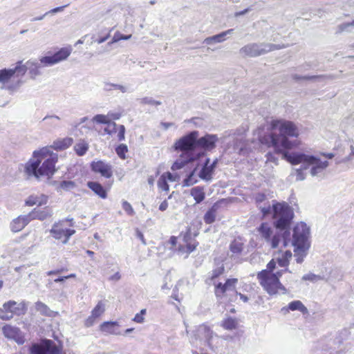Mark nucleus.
Segmentation results:
<instances>
[{
  "mask_svg": "<svg viewBox=\"0 0 354 354\" xmlns=\"http://www.w3.org/2000/svg\"><path fill=\"white\" fill-rule=\"evenodd\" d=\"M271 129H278L279 133L274 132L266 134L260 138V142L268 147H273L278 153H283L284 156L286 151L293 148L296 143L289 140V137L297 138L299 132L296 124L289 120H273L271 122Z\"/></svg>",
  "mask_w": 354,
  "mask_h": 354,
  "instance_id": "nucleus-1",
  "label": "nucleus"
},
{
  "mask_svg": "<svg viewBox=\"0 0 354 354\" xmlns=\"http://www.w3.org/2000/svg\"><path fill=\"white\" fill-rule=\"evenodd\" d=\"M198 131L187 133L175 142V149L185 153H191V160H198L204 156L207 151L216 147L218 140L216 135L205 134L201 138Z\"/></svg>",
  "mask_w": 354,
  "mask_h": 354,
  "instance_id": "nucleus-2",
  "label": "nucleus"
},
{
  "mask_svg": "<svg viewBox=\"0 0 354 354\" xmlns=\"http://www.w3.org/2000/svg\"><path fill=\"white\" fill-rule=\"evenodd\" d=\"M48 152L46 148L33 152L32 157L24 165V172L28 179L34 177L40 180L41 176L50 178L53 176L58 156L56 153L48 155Z\"/></svg>",
  "mask_w": 354,
  "mask_h": 354,
  "instance_id": "nucleus-3",
  "label": "nucleus"
},
{
  "mask_svg": "<svg viewBox=\"0 0 354 354\" xmlns=\"http://www.w3.org/2000/svg\"><path fill=\"white\" fill-rule=\"evenodd\" d=\"M293 209L286 202L272 201V219L274 226L281 231L283 245L290 242V225L294 218Z\"/></svg>",
  "mask_w": 354,
  "mask_h": 354,
  "instance_id": "nucleus-4",
  "label": "nucleus"
},
{
  "mask_svg": "<svg viewBox=\"0 0 354 354\" xmlns=\"http://www.w3.org/2000/svg\"><path fill=\"white\" fill-rule=\"evenodd\" d=\"M284 158L292 165L303 164L304 169L311 167L310 173L313 176H318L329 165L327 160L322 161L317 156L304 153H285Z\"/></svg>",
  "mask_w": 354,
  "mask_h": 354,
  "instance_id": "nucleus-5",
  "label": "nucleus"
},
{
  "mask_svg": "<svg viewBox=\"0 0 354 354\" xmlns=\"http://www.w3.org/2000/svg\"><path fill=\"white\" fill-rule=\"evenodd\" d=\"M276 262L272 259L267 264V269L263 270L257 274V279L260 285L270 295L286 294V288L281 284L278 276L271 273L275 268Z\"/></svg>",
  "mask_w": 354,
  "mask_h": 354,
  "instance_id": "nucleus-6",
  "label": "nucleus"
},
{
  "mask_svg": "<svg viewBox=\"0 0 354 354\" xmlns=\"http://www.w3.org/2000/svg\"><path fill=\"white\" fill-rule=\"evenodd\" d=\"M285 48L283 45L272 44L268 43H251L239 50V53L245 56L254 57L264 55L270 51Z\"/></svg>",
  "mask_w": 354,
  "mask_h": 354,
  "instance_id": "nucleus-7",
  "label": "nucleus"
},
{
  "mask_svg": "<svg viewBox=\"0 0 354 354\" xmlns=\"http://www.w3.org/2000/svg\"><path fill=\"white\" fill-rule=\"evenodd\" d=\"M310 227L304 222L297 223L293 228L292 245L310 246Z\"/></svg>",
  "mask_w": 354,
  "mask_h": 354,
  "instance_id": "nucleus-8",
  "label": "nucleus"
},
{
  "mask_svg": "<svg viewBox=\"0 0 354 354\" xmlns=\"http://www.w3.org/2000/svg\"><path fill=\"white\" fill-rule=\"evenodd\" d=\"M258 230L261 236L267 243H270L272 248H277L281 241L283 242L281 233H277L271 238L272 230L267 223H262L259 227Z\"/></svg>",
  "mask_w": 354,
  "mask_h": 354,
  "instance_id": "nucleus-9",
  "label": "nucleus"
},
{
  "mask_svg": "<svg viewBox=\"0 0 354 354\" xmlns=\"http://www.w3.org/2000/svg\"><path fill=\"white\" fill-rule=\"evenodd\" d=\"M213 337V331L210 329V328L206 325H201L198 326L197 330H196V333L194 335V337H192L190 342L192 344L194 343V339L200 341L204 340L207 345L211 347L212 343L211 340Z\"/></svg>",
  "mask_w": 354,
  "mask_h": 354,
  "instance_id": "nucleus-10",
  "label": "nucleus"
},
{
  "mask_svg": "<svg viewBox=\"0 0 354 354\" xmlns=\"http://www.w3.org/2000/svg\"><path fill=\"white\" fill-rule=\"evenodd\" d=\"M50 233L55 239L61 240L62 243L66 244L70 237L75 233V230L60 228L57 224H54L50 230Z\"/></svg>",
  "mask_w": 354,
  "mask_h": 354,
  "instance_id": "nucleus-11",
  "label": "nucleus"
},
{
  "mask_svg": "<svg viewBox=\"0 0 354 354\" xmlns=\"http://www.w3.org/2000/svg\"><path fill=\"white\" fill-rule=\"evenodd\" d=\"M2 331L5 337L15 340L18 344H23L25 342L22 332L17 327L6 325L2 328Z\"/></svg>",
  "mask_w": 354,
  "mask_h": 354,
  "instance_id": "nucleus-12",
  "label": "nucleus"
},
{
  "mask_svg": "<svg viewBox=\"0 0 354 354\" xmlns=\"http://www.w3.org/2000/svg\"><path fill=\"white\" fill-rule=\"evenodd\" d=\"M3 307L4 310L9 311L12 313V315H16L18 316L25 315L27 311V303L26 301H21L17 303L15 301L10 300L3 304Z\"/></svg>",
  "mask_w": 354,
  "mask_h": 354,
  "instance_id": "nucleus-13",
  "label": "nucleus"
},
{
  "mask_svg": "<svg viewBox=\"0 0 354 354\" xmlns=\"http://www.w3.org/2000/svg\"><path fill=\"white\" fill-rule=\"evenodd\" d=\"M92 171L95 173L100 174L102 176L109 178L112 176V167L111 165L105 163L102 160L97 162H92L91 164Z\"/></svg>",
  "mask_w": 354,
  "mask_h": 354,
  "instance_id": "nucleus-14",
  "label": "nucleus"
},
{
  "mask_svg": "<svg viewBox=\"0 0 354 354\" xmlns=\"http://www.w3.org/2000/svg\"><path fill=\"white\" fill-rule=\"evenodd\" d=\"M30 221L38 219L40 221L46 220L53 215V211L49 207H46L43 209H38L35 208L28 214Z\"/></svg>",
  "mask_w": 354,
  "mask_h": 354,
  "instance_id": "nucleus-15",
  "label": "nucleus"
},
{
  "mask_svg": "<svg viewBox=\"0 0 354 354\" xmlns=\"http://www.w3.org/2000/svg\"><path fill=\"white\" fill-rule=\"evenodd\" d=\"M30 222L28 215L19 216L14 219L10 224V229L14 232L21 231Z\"/></svg>",
  "mask_w": 354,
  "mask_h": 354,
  "instance_id": "nucleus-16",
  "label": "nucleus"
},
{
  "mask_svg": "<svg viewBox=\"0 0 354 354\" xmlns=\"http://www.w3.org/2000/svg\"><path fill=\"white\" fill-rule=\"evenodd\" d=\"M46 354H66L63 352L62 344L57 345L53 340L44 339Z\"/></svg>",
  "mask_w": 354,
  "mask_h": 354,
  "instance_id": "nucleus-17",
  "label": "nucleus"
},
{
  "mask_svg": "<svg viewBox=\"0 0 354 354\" xmlns=\"http://www.w3.org/2000/svg\"><path fill=\"white\" fill-rule=\"evenodd\" d=\"M100 330L111 335H120L119 324L117 322H104L100 325Z\"/></svg>",
  "mask_w": 354,
  "mask_h": 354,
  "instance_id": "nucleus-18",
  "label": "nucleus"
},
{
  "mask_svg": "<svg viewBox=\"0 0 354 354\" xmlns=\"http://www.w3.org/2000/svg\"><path fill=\"white\" fill-rule=\"evenodd\" d=\"M48 198V197L45 194L30 195L26 201V205L28 206H33L35 205L41 206L47 203Z\"/></svg>",
  "mask_w": 354,
  "mask_h": 354,
  "instance_id": "nucleus-19",
  "label": "nucleus"
},
{
  "mask_svg": "<svg viewBox=\"0 0 354 354\" xmlns=\"http://www.w3.org/2000/svg\"><path fill=\"white\" fill-rule=\"evenodd\" d=\"M26 66L31 78L35 79L36 76L40 75L39 68L41 66L36 59L27 61Z\"/></svg>",
  "mask_w": 354,
  "mask_h": 354,
  "instance_id": "nucleus-20",
  "label": "nucleus"
},
{
  "mask_svg": "<svg viewBox=\"0 0 354 354\" xmlns=\"http://www.w3.org/2000/svg\"><path fill=\"white\" fill-rule=\"evenodd\" d=\"M87 186L91 189L96 195L99 196L102 198H106L107 193L104 187L98 182L88 181Z\"/></svg>",
  "mask_w": 354,
  "mask_h": 354,
  "instance_id": "nucleus-21",
  "label": "nucleus"
},
{
  "mask_svg": "<svg viewBox=\"0 0 354 354\" xmlns=\"http://www.w3.org/2000/svg\"><path fill=\"white\" fill-rule=\"evenodd\" d=\"M295 247V257L297 263H301L308 254L310 246L293 245Z\"/></svg>",
  "mask_w": 354,
  "mask_h": 354,
  "instance_id": "nucleus-22",
  "label": "nucleus"
},
{
  "mask_svg": "<svg viewBox=\"0 0 354 354\" xmlns=\"http://www.w3.org/2000/svg\"><path fill=\"white\" fill-rule=\"evenodd\" d=\"M54 185H57L56 190L58 192L62 191H71L73 189L76 187V184L74 181L72 180H62L61 182L55 181Z\"/></svg>",
  "mask_w": 354,
  "mask_h": 354,
  "instance_id": "nucleus-23",
  "label": "nucleus"
},
{
  "mask_svg": "<svg viewBox=\"0 0 354 354\" xmlns=\"http://www.w3.org/2000/svg\"><path fill=\"white\" fill-rule=\"evenodd\" d=\"M190 194L194 198L196 203H201L205 197L204 188L200 186L193 187L191 189Z\"/></svg>",
  "mask_w": 354,
  "mask_h": 354,
  "instance_id": "nucleus-24",
  "label": "nucleus"
},
{
  "mask_svg": "<svg viewBox=\"0 0 354 354\" xmlns=\"http://www.w3.org/2000/svg\"><path fill=\"white\" fill-rule=\"evenodd\" d=\"M288 310L295 311L299 310L303 315H306L308 313V308L303 304V303L299 300H295L289 303L288 304Z\"/></svg>",
  "mask_w": 354,
  "mask_h": 354,
  "instance_id": "nucleus-25",
  "label": "nucleus"
},
{
  "mask_svg": "<svg viewBox=\"0 0 354 354\" xmlns=\"http://www.w3.org/2000/svg\"><path fill=\"white\" fill-rule=\"evenodd\" d=\"M302 280L304 281H310L311 282H317L319 280H324L326 282H329L331 281L330 277H326L325 275H318L313 274L312 272L308 273L306 274H304L302 277Z\"/></svg>",
  "mask_w": 354,
  "mask_h": 354,
  "instance_id": "nucleus-26",
  "label": "nucleus"
},
{
  "mask_svg": "<svg viewBox=\"0 0 354 354\" xmlns=\"http://www.w3.org/2000/svg\"><path fill=\"white\" fill-rule=\"evenodd\" d=\"M183 153H185L186 155V156H187L186 159L185 160L178 159L177 160H176L171 166V169L173 171L180 169L183 167H184L187 163L195 160L190 159V158L192 156L191 153L183 152Z\"/></svg>",
  "mask_w": 354,
  "mask_h": 354,
  "instance_id": "nucleus-27",
  "label": "nucleus"
},
{
  "mask_svg": "<svg viewBox=\"0 0 354 354\" xmlns=\"http://www.w3.org/2000/svg\"><path fill=\"white\" fill-rule=\"evenodd\" d=\"M59 120L60 118L59 116L56 115H52L45 116L43 118L42 122H44L48 127L57 128L59 127Z\"/></svg>",
  "mask_w": 354,
  "mask_h": 354,
  "instance_id": "nucleus-28",
  "label": "nucleus"
},
{
  "mask_svg": "<svg viewBox=\"0 0 354 354\" xmlns=\"http://www.w3.org/2000/svg\"><path fill=\"white\" fill-rule=\"evenodd\" d=\"M217 206L214 204L204 215V221L207 224H211L215 221Z\"/></svg>",
  "mask_w": 354,
  "mask_h": 354,
  "instance_id": "nucleus-29",
  "label": "nucleus"
},
{
  "mask_svg": "<svg viewBox=\"0 0 354 354\" xmlns=\"http://www.w3.org/2000/svg\"><path fill=\"white\" fill-rule=\"evenodd\" d=\"M243 250V244L239 241L234 239L232 241L230 245V251L232 253V257L233 255L240 254Z\"/></svg>",
  "mask_w": 354,
  "mask_h": 354,
  "instance_id": "nucleus-30",
  "label": "nucleus"
},
{
  "mask_svg": "<svg viewBox=\"0 0 354 354\" xmlns=\"http://www.w3.org/2000/svg\"><path fill=\"white\" fill-rule=\"evenodd\" d=\"M214 171L209 167H203L198 174V176L203 180L210 181L212 179Z\"/></svg>",
  "mask_w": 354,
  "mask_h": 354,
  "instance_id": "nucleus-31",
  "label": "nucleus"
},
{
  "mask_svg": "<svg viewBox=\"0 0 354 354\" xmlns=\"http://www.w3.org/2000/svg\"><path fill=\"white\" fill-rule=\"evenodd\" d=\"M71 49L62 48L54 54L55 59L57 63L66 59L71 54Z\"/></svg>",
  "mask_w": 354,
  "mask_h": 354,
  "instance_id": "nucleus-32",
  "label": "nucleus"
},
{
  "mask_svg": "<svg viewBox=\"0 0 354 354\" xmlns=\"http://www.w3.org/2000/svg\"><path fill=\"white\" fill-rule=\"evenodd\" d=\"M30 354H46L44 348V339L40 344L35 343L29 348Z\"/></svg>",
  "mask_w": 354,
  "mask_h": 354,
  "instance_id": "nucleus-33",
  "label": "nucleus"
},
{
  "mask_svg": "<svg viewBox=\"0 0 354 354\" xmlns=\"http://www.w3.org/2000/svg\"><path fill=\"white\" fill-rule=\"evenodd\" d=\"M292 257V252L290 250H286L282 253L280 257H278L277 261L279 266L286 267L289 263V259Z\"/></svg>",
  "mask_w": 354,
  "mask_h": 354,
  "instance_id": "nucleus-34",
  "label": "nucleus"
},
{
  "mask_svg": "<svg viewBox=\"0 0 354 354\" xmlns=\"http://www.w3.org/2000/svg\"><path fill=\"white\" fill-rule=\"evenodd\" d=\"M35 308L42 315L51 316V314L53 313V311L48 307V306L41 301H37L35 303Z\"/></svg>",
  "mask_w": 354,
  "mask_h": 354,
  "instance_id": "nucleus-35",
  "label": "nucleus"
},
{
  "mask_svg": "<svg viewBox=\"0 0 354 354\" xmlns=\"http://www.w3.org/2000/svg\"><path fill=\"white\" fill-rule=\"evenodd\" d=\"M238 325L237 321L236 319L232 317H228L223 321L221 324V326L223 327L226 330H233L236 328Z\"/></svg>",
  "mask_w": 354,
  "mask_h": 354,
  "instance_id": "nucleus-36",
  "label": "nucleus"
},
{
  "mask_svg": "<svg viewBox=\"0 0 354 354\" xmlns=\"http://www.w3.org/2000/svg\"><path fill=\"white\" fill-rule=\"evenodd\" d=\"M72 144L71 138H64L62 140L54 142L53 147L55 149L62 150L68 148Z\"/></svg>",
  "mask_w": 354,
  "mask_h": 354,
  "instance_id": "nucleus-37",
  "label": "nucleus"
},
{
  "mask_svg": "<svg viewBox=\"0 0 354 354\" xmlns=\"http://www.w3.org/2000/svg\"><path fill=\"white\" fill-rule=\"evenodd\" d=\"M335 76L333 75H304V80H313V81H324L326 80H333Z\"/></svg>",
  "mask_w": 354,
  "mask_h": 354,
  "instance_id": "nucleus-38",
  "label": "nucleus"
},
{
  "mask_svg": "<svg viewBox=\"0 0 354 354\" xmlns=\"http://www.w3.org/2000/svg\"><path fill=\"white\" fill-rule=\"evenodd\" d=\"M11 70L14 72V75H16L17 77H22L27 71L26 64H22V61L17 62L16 66Z\"/></svg>",
  "mask_w": 354,
  "mask_h": 354,
  "instance_id": "nucleus-39",
  "label": "nucleus"
},
{
  "mask_svg": "<svg viewBox=\"0 0 354 354\" xmlns=\"http://www.w3.org/2000/svg\"><path fill=\"white\" fill-rule=\"evenodd\" d=\"M215 286V295L216 297L222 298L226 291L231 290L225 283H222L221 282H219L216 284H214Z\"/></svg>",
  "mask_w": 354,
  "mask_h": 354,
  "instance_id": "nucleus-40",
  "label": "nucleus"
},
{
  "mask_svg": "<svg viewBox=\"0 0 354 354\" xmlns=\"http://www.w3.org/2000/svg\"><path fill=\"white\" fill-rule=\"evenodd\" d=\"M14 76V72L11 70V68L7 69H1L0 70V82L6 83L8 80Z\"/></svg>",
  "mask_w": 354,
  "mask_h": 354,
  "instance_id": "nucleus-41",
  "label": "nucleus"
},
{
  "mask_svg": "<svg viewBox=\"0 0 354 354\" xmlns=\"http://www.w3.org/2000/svg\"><path fill=\"white\" fill-rule=\"evenodd\" d=\"M196 170V168H195L192 171H191L189 174L183 180V187H190L198 182V180L194 178Z\"/></svg>",
  "mask_w": 354,
  "mask_h": 354,
  "instance_id": "nucleus-42",
  "label": "nucleus"
},
{
  "mask_svg": "<svg viewBox=\"0 0 354 354\" xmlns=\"http://www.w3.org/2000/svg\"><path fill=\"white\" fill-rule=\"evenodd\" d=\"M183 239L187 243V245H186L187 251L186 252L188 254H190L192 252H193L196 249V246L198 245V242H194V243L189 242V241L191 239L189 230L185 234Z\"/></svg>",
  "mask_w": 354,
  "mask_h": 354,
  "instance_id": "nucleus-43",
  "label": "nucleus"
},
{
  "mask_svg": "<svg viewBox=\"0 0 354 354\" xmlns=\"http://www.w3.org/2000/svg\"><path fill=\"white\" fill-rule=\"evenodd\" d=\"M225 40V38L223 37V35L221 32L218 35L207 37L206 39H205L203 42L207 45H212L216 43H221Z\"/></svg>",
  "mask_w": 354,
  "mask_h": 354,
  "instance_id": "nucleus-44",
  "label": "nucleus"
},
{
  "mask_svg": "<svg viewBox=\"0 0 354 354\" xmlns=\"http://www.w3.org/2000/svg\"><path fill=\"white\" fill-rule=\"evenodd\" d=\"M88 144H86L85 142L77 143L74 147V150H75V153L78 156H80L84 155L86 153V151H88Z\"/></svg>",
  "mask_w": 354,
  "mask_h": 354,
  "instance_id": "nucleus-45",
  "label": "nucleus"
},
{
  "mask_svg": "<svg viewBox=\"0 0 354 354\" xmlns=\"http://www.w3.org/2000/svg\"><path fill=\"white\" fill-rule=\"evenodd\" d=\"M354 27V20L351 22L342 23L337 26V33H342L344 31L351 32L350 28Z\"/></svg>",
  "mask_w": 354,
  "mask_h": 354,
  "instance_id": "nucleus-46",
  "label": "nucleus"
},
{
  "mask_svg": "<svg viewBox=\"0 0 354 354\" xmlns=\"http://www.w3.org/2000/svg\"><path fill=\"white\" fill-rule=\"evenodd\" d=\"M225 268L223 264H221V266L216 267L212 271L210 279L212 281L214 280L215 279L218 278L219 276L223 274Z\"/></svg>",
  "mask_w": 354,
  "mask_h": 354,
  "instance_id": "nucleus-47",
  "label": "nucleus"
},
{
  "mask_svg": "<svg viewBox=\"0 0 354 354\" xmlns=\"http://www.w3.org/2000/svg\"><path fill=\"white\" fill-rule=\"evenodd\" d=\"M104 311V305L102 301L98 302L96 306L92 310L93 317L97 318L100 316Z\"/></svg>",
  "mask_w": 354,
  "mask_h": 354,
  "instance_id": "nucleus-48",
  "label": "nucleus"
},
{
  "mask_svg": "<svg viewBox=\"0 0 354 354\" xmlns=\"http://www.w3.org/2000/svg\"><path fill=\"white\" fill-rule=\"evenodd\" d=\"M106 127L104 129V132L109 135H111L115 133L118 130V125L114 122H111L109 120Z\"/></svg>",
  "mask_w": 354,
  "mask_h": 354,
  "instance_id": "nucleus-49",
  "label": "nucleus"
},
{
  "mask_svg": "<svg viewBox=\"0 0 354 354\" xmlns=\"http://www.w3.org/2000/svg\"><path fill=\"white\" fill-rule=\"evenodd\" d=\"M39 63L41 64V65L44 64V66H52L53 64H57L55 59L54 55L51 56L42 57L40 59Z\"/></svg>",
  "mask_w": 354,
  "mask_h": 354,
  "instance_id": "nucleus-50",
  "label": "nucleus"
},
{
  "mask_svg": "<svg viewBox=\"0 0 354 354\" xmlns=\"http://www.w3.org/2000/svg\"><path fill=\"white\" fill-rule=\"evenodd\" d=\"M140 102L142 104H149L152 106H158L162 104L160 101L155 100L151 97H145L140 100Z\"/></svg>",
  "mask_w": 354,
  "mask_h": 354,
  "instance_id": "nucleus-51",
  "label": "nucleus"
},
{
  "mask_svg": "<svg viewBox=\"0 0 354 354\" xmlns=\"http://www.w3.org/2000/svg\"><path fill=\"white\" fill-rule=\"evenodd\" d=\"M158 186L160 189L163 191H169V186L167 183V179L165 175H162L158 180Z\"/></svg>",
  "mask_w": 354,
  "mask_h": 354,
  "instance_id": "nucleus-52",
  "label": "nucleus"
},
{
  "mask_svg": "<svg viewBox=\"0 0 354 354\" xmlns=\"http://www.w3.org/2000/svg\"><path fill=\"white\" fill-rule=\"evenodd\" d=\"M115 151H116V153H117L118 156L120 158L124 159L125 158V153L128 151L127 146L126 145L121 144L119 146H118V147L115 149Z\"/></svg>",
  "mask_w": 354,
  "mask_h": 354,
  "instance_id": "nucleus-53",
  "label": "nucleus"
},
{
  "mask_svg": "<svg viewBox=\"0 0 354 354\" xmlns=\"http://www.w3.org/2000/svg\"><path fill=\"white\" fill-rule=\"evenodd\" d=\"M109 120L107 116L102 114H97L93 118V121L98 124H106Z\"/></svg>",
  "mask_w": 354,
  "mask_h": 354,
  "instance_id": "nucleus-54",
  "label": "nucleus"
},
{
  "mask_svg": "<svg viewBox=\"0 0 354 354\" xmlns=\"http://www.w3.org/2000/svg\"><path fill=\"white\" fill-rule=\"evenodd\" d=\"M131 37V35H124L120 32H117L114 35L111 43L117 42L120 40H128Z\"/></svg>",
  "mask_w": 354,
  "mask_h": 354,
  "instance_id": "nucleus-55",
  "label": "nucleus"
},
{
  "mask_svg": "<svg viewBox=\"0 0 354 354\" xmlns=\"http://www.w3.org/2000/svg\"><path fill=\"white\" fill-rule=\"evenodd\" d=\"M244 144L242 139H236L234 143V149L237 151L239 153L241 154L243 151Z\"/></svg>",
  "mask_w": 354,
  "mask_h": 354,
  "instance_id": "nucleus-56",
  "label": "nucleus"
},
{
  "mask_svg": "<svg viewBox=\"0 0 354 354\" xmlns=\"http://www.w3.org/2000/svg\"><path fill=\"white\" fill-rule=\"evenodd\" d=\"M306 169H304V165L301 164V166L299 169H297L295 170V175H296V180H303L305 179L306 176H305V174H304L303 171L305 170Z\"/></svg>",
  "mask_w": 354,
  "mask_h": 354,
  "instance_id": "nucleus-57",
  "label": "nucleus"
},
{
  "mask_svg": "<svg viewBox=\"0 0 354 354\" xmlns=\"http://www.w3.org/2000/svg\"><path fill=\"white\" fill-rule=\"evenodd\" d=\"M122 208L130 216H132L135 214V212L131 204L126 201H123L122 203Z\"/></svg>",
  "mask_w": 354,
  "mask_h": 354,
  "instance_id": "nucleus-58",
  "label": "nucleus"
},
{
  "mask_svg": "<svg viewBox=\"0 0 354 354\" xmlns=\"http://www.w3.org/2000/svg\"><path fill=\"white\" fill-rule=\"evenodd\" d=\"M113 89L119 90L122 93L130 92L129 86H127V85H122V84L113 83Z\"/></svg>",
  "mask_w": 354,
  "mask_h": 354,
  "instance_id": "nucleus-59",
  "label": "nucleus"
},
{
  "mask_svg": "<svg viewBox=\"0 0 354 354\" xmlns=\"http://www.w3.org/2000/svg\"><path fill=\"white\" fill-rule=\"evenodd\" d=\"M12 318V313L9 311L4 310V308H0V319L3 320H10Z\"/></svg>",
  "mask_w": 354,
  "mask_h": 354,
  "instance_id": "nucleus-60",
  "label": "nucleus"
},
{
  "mask_svg": "<svg viewBox=\"0 0 354 354\" xmlns=\"http://www.w3.org/2000/svg\"><path fill=\"white\" fill-rule=\"evenodd\" d=\"M68 6V4L67 5H65V6H59V7H57V8H53L50 10H48V12H45L44 13V15H54V14H56L57 12H62L64 10V9L67 7Z\"/></svg>",
  "mask_w": 354,
  "mask_h": 354,
  "instance_id": "nucleus-61",
  "label": "nucleus"
},
{
  "mask_svg": "<svg viewBox=\"0 0 354 354\" xmlns=\"http://www.w3.org/2000/svg\"><path fill=\"white\" fill-rule=\"evenodd\" d=\"M238 281L237 279H228L226 280L225 284L231 290H234L235 289L236 284Z\"/></svg>",
  "mask_w": 354,
  "mask_h": 354,
  "instance_id": "nucleus-62",
  "label": "nucleus"
},
{
  "mask_svg": "<svg viewBox=\"0 0 354 354\" xmlns=\"http://www.w3.org/2000/svg\"><path fill=\"white\" fill-rule=\"evenodd\" d=\"M118 129L119 130L118 138L119 141H122L124 140V133H125V127L124 125L118 126Z\"/></svg>",
  "mask_w": 354,
  "mask_h": 354,
  "instance_id": "nucleus-63",
  "label": "nucleus"
},
{
  "mask_svg": "<svg viewBox=\"0 0 354 354\" xmlns=\"http://www.w3.org/2000/svg\"><path fill=\"white\" fill-rule=\"evenodd\" d=\"M254 199L257 204H260L266 199V195L263 193H258L256 194Z\"/></svg>",
  "mask_w": 354,
  "mask_h": 354,
  "instance_id": "nucleus-64",
  "label": "nucleus"
}]
</instances>
